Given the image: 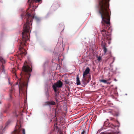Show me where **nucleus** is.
<instances>
[{"instance_id":"obj_1","label":"nucleus","mask_w":134,"mask_h":134,"mask_svg":"<svg viewBox=\"0 0 134 134\" xmlns=\"http://www.w3.org/2000/svg\"><path fill=\"white\" fill-rule=\"evenodd\" d=\"M22 17H25V20L26 22L24 26L22 34V39L20 42L18 53L21 57H23L25 55L26 53L25 49V47L26 46V43L29 39L28 35L31 31L32 20L34 19L36 21H38L40 20V19L37 16H35L31 12V13L27 12L25 14L22 15Z\"/></svg>"},{"instance_id":"obj_2","label":"nucleus","mask_w":134,"mask_h":134,"mask_svg":"<svg viewBox=\"0 0 134 134\" xmlns=\"http://www.w3.org/2000/svg\"><path fill=\"white\" fill-rule=\"evenodd\" d=\"M99 4L98 6V13L101 16L102 21L107 25L110 24V12L109 8V2L110 0H98Z\"/></svg>"},{"instance_id":"obj_3","label":"nucleus","mask_w":134,"mask_h":134,"mask_svg":"<svg viewBox=\"0 0 134 134\" xmlns=\"http://www.w3.org/2000/svg\"><path fill=\"white\" fill-rule=\"evenodd\" d=\"M29 65L26 62L24 63L21 74V77L25 78L26 80H29L31 75L30 73L32 71V69L29 66Z\"/></svg>"},{"instance_id":"obj_4","label":"nucleus","mask_w":134,"mask_h":134,"mask_svg":"<svg viewBox=\"0 0 134 134\" xmlns=\"http://www.w3.org/2000/svg\"><path fill=\"white\" fill-rule=\"evenodd\" d=\"M27 83L25 82L21 83L19 86L20 93L25 94L26 89L27 87Z\"/></svg>"},{"instance_id":"obj_5","label":"nucleus","mask_w":134,"mask_h":134,"mask_svg":"<svg viewBox=\"0 0 134 134\" xmlns=\"http://www.w3.org/2000/svg\"><path fill=\"white\" fill-rule=\"evenodd\" d=\"M19 125L16 124L15 127V130L12 133V134H20L21 130H22V133L23 134H25V130L24 129H22L21 127V125L20 123Z\"/></svg>"},{"instance_id":"obj_6","label":"nucleus","mask_w":134,"mask_h":134,"mask_svg":"<svg viewBox=\"0 0 134 134\" xmlns=\"http://www.w3.org/2000/svg\"><path fill=\"white\" fill-rule=\"evenodd\" d=\"M102 34L105 39L108 40H111V34L108 32L104 29L101 31Z\"/></svg>"},{"instance_id":"obj_7","label":"nucleus","mask_w":134,"mask_h":134,"mask_svg":"<svg viewBox=\"0 0 134 134\" xmlns=\"http://www.w3.org/2000/svg\"><path fill=\"white\" fill-rule=\"evenodd\" d=\"M63 85L62 82L60 81L59 80L57 81L56 83H54L52 86V87L54 90V92L56 93L57 91V88H61L62 87Z\"/></svg>"},{"instance_id":"obj_8","label":"nucleus","mask_w":134,"mask_h":134,"mask_svg":"<svg viewBox=\"0 0 134 134\" xmlns=\"http://www.w3.org/2000/svg\"><path fill=\"white\" fill-rule=\"evenodd\" d=\"M55 104V102L53 101H47L44 102L43 106H48L50 107L51 105H54Z\"/></svg>"},{"instance_id":"obj_9","label":"nucleus","mask_w":134,"mask_h":134,"mask_svg":"<svg viewBox=\"0 0 134 134\" xmlns=\"http://www.w3.org/2000/svg\"><path fill=\"white\" fill-rule=\"evenodd\" d=\"M0 62L2 63V64L1 66V68L2 69V72L5 73V70L4 69V65L3 64L5 63V61L4 59L1 57L0 56Z\"/></svg>"},{"instance_id":"obj_10","label":"nucleus","mask_w":134,"mask_h":134,"mask_svg":"<svg viewBox=\"0 0 134 134\" xmlns=\"http://www.w3.org/2000/svg\"><path fill=\"white\" fill-rule=\"evenodd\" d=\"M41 0H28V2L29 5V8H30L32 6V4L33 3L35 2V3L39 2Z\"/></svg>"},{"instance_id":"obj_11","label":"nucleus","mask_w":134,"mask_h":134,"mask_svg":"<svg viewBox=\"0 0 134 134\" xmlns=\"http://www.w3.org/2000/svg\"><path fill=\"white\" fill-rule=\"evenodd\" d=\"M89 82V81L87 80L86 77H83V79L81 81V83L84 85H85Z\"/></svg>"},{"instance_id":"obj_12","label":"nucleus","mask_w":134,"mask_h":134,"mask_svg":"<svg viewBox=\"0 0 134 134\" xmlns=\"http://www.w3.org/2000/svg\"><path fill=\"white\" fill-rule=\"evenodd\" d=\"M90 70V69L88 67L87 68L85 71L83 72V77H86V75L89 73Z\"/></svg>"},{"instance_id":"obj_13","label":"nucleus","mask_w":134,"mask_h":134,"mask_svg":"<svg viewBox=\"0 0 134 134\" xmlns=\"http://www.w3.org/2000/svg\"><path fill=\"white\" fill-rule=\"evenodd\" d=\"M10 98H12V94L13 93L14 90L13 86H12L10 89Z\"/></svg>"},{"instance_id":"obj_14","label":"nucleus","mask_w":134,"mask_h":134,"mask_svg":"<svg viewBox=\"0 0 134 134\" xmlns=\"http://www.w3.org/2000/svg\"><path fill=\"white\" fill-rule=\"evenodd\" d=\"M100 82H103L104 83H106L108 84H110L111 83V82H107V80H100Z\"/></svg>"},{"instance_id":"obj_15","label":"nucleus","mask_w":134,"mask_h":134,"mask_svg":"<svg viewBox=\"0 0 134 134\" xmlns=\"http://www.w3.org/2000/svg\"><path fill=\"white\" fill-rule=\"evenodd\" d=\"M76 83L77 85H80L81 84V83L79 80V78L78 76L77 75L76 77Z\"/></svg>"},{"instance_id":"obj_16","label":"nucleus","mask_w":134,"mask_h":134,"mask_svg":"<svg viewBox=\"0 0 134 134\" xmlns=\"http://www.w3.org/2000/svg\"><path fill=\"white\" fill-rule=\"evenodd\" d=\"M101 46L102 48L106 47V44L105 43L103 42V41H102L101 44Z\"/></svg>"},{"instance_id":"obj_17","label":"nucleus","mask_w":134,"mask_h":134,"mask_svg":"<svg viewBox=\"0 0 134 134\" xmlns=\"http://www.w3.org/2000/svg\"><path fill=\"white\" fill-rule=\"evenodd\" d=\"M45 95L47 98L48 99L50 97V95L49 94V93L47 91L46 92Z\"/></svg>"},{"instance_id":"obj_18","label":"nucleus","mask_w":134,"mask_h":134,"mask_svg":"<svg viewBox=\"0 0 134 134\" xmlns=\"http://www.w3.org/2000/svg\"><path fill=\"white\" fill-rule=\"evenodd\" d=\"M82 132L81 134H86L85 130H82Z\"/></svg>"},{"instance_id":"obj_19","label":"nucleus","mask_w":134,"mask_h":134,"mask_svg":"<svg viewBox=\"0 0 134 134\" xmlns=\"http://www.w3.org/2000/svg\"><path fill=\"white\" fill-rule=\"evenodd\" d=\"M104 50V54H105L107 51V49L106 48V47L103 48Z\"/></svg>"},{"instance_id":"obj_20","label":"nucleus","mask_w":134,"mask_h":134,"mask_svg":"<svg viewBox=\"0 0 134 134\" xmlns=\"http://www.w3.org/2000/svg\"><path fill=\"white\" fill-rule=\"evenodd\" d=\"M101 59V58L100 57H98V60L99 61Z\"/></svg>"},{"instance_id":"obj_21","label":"nucleus","mask_w":134,"mask_h":134,"mask_svg":"<svg viewBox=\"0 0 134 134\" xmlns=\"http://www.w3.org/2000/svg\"><path fill=\"white\" fill-rule=\"evenodd\" d=\"M111 80V79L110 78L107 79V80H106L107 81V82L108 81H109Z\"/></svg>"},{"instance_id":"obj_22","label":"nucleus","mask_w":134,"mask_h":134,"mask_svg":"<svg viewBox=\"0 0 134 134\" xmlns=\"http://www.w3.org/2000/svg\"><path fill=\"white\" fill-rule=\"evenodd\" d=\"M59 134H63V133L62 132H59Z\"/></svg>"},{"instance_id":"obj_23","label":"nucleus","mask_w":134,"mask_h":134,"mask_svg":"<svg viewBox=\"0 0 134 134\" xmlns=\"http://www.w3.org/2000/svg\"><path fill=\"white\" fill-rule=\"evenodd\" d=\"M114 119L113 118H111V120H114Z\"/></svg>"},{"instance_id":"obj_24","label":"nucleus","mask_w":134,"mask_h":134,"mask_svg":"<svg viewBox=\"0 0 134 134\" xmlns=\"http://www.w3.org/2000/svg\"><path fill=\"white\" fill-rule=\"evenodd\" d=\"M112 134H117V133H113Z\"/></svg>"},{"instance_id":"obj_25","label":"nucleus","mask_w":134,"mask_h":134,"mask_svg":"<svg viewBox=\"0 0 134 134\" xmlns=\"http://www.w3.org/2000/svg\"><path fill=\"white\" fill-rule=\"evenodd\" d=\"M114 81H116V79H114Z\"/></svg>"},{"instance_id":"obj_26","label":"nucleus","mask_w":134,"mask_h":134,"mask_svg":"<svg viewBox=\"0 0 134 134\" xmlns=\"http://www.w3.org/2000/svg\"><path fill=\"white\" fill-rule=\"evenodd\" d=\"M57 5L58 6V7H59V4H57Z\"/></svg>"},{"instance_id":"obj_27","label":"nucleus","mask_w":134,"mask_h":134,"mask_svg":"<svg viewBox=\"0 0 134 134\" xmlns=\"http://www.w3.org/2000/svg\"><path fill=\"white\" fill-rule=\"evenodd\" d=\"M106 122H105L104 123V125H105V124L106 123Z\"/></svg>"},{"instance_id":"obj_28","label":"nucleus","mask_w":134,"mask_h":134,"mask_svg":"<svg viewBox=\"0 0 134 134\" xmlns=\"http://www.w3.org/2000/svg\"><path fill=\"white\" fill-rule=\"evenodd\" d=\"M112 125L113 126H114V127H115V126L113 124H112Z\"/></svg>"},{"instance_id":"obj_29","label":"nucleus","mask_w":134,"mask_h":134,"mask_svg":"<svg viewBox=\"0 0 134 134\" xmlns=\"http://www.w3.org/2000/svg\"><path fill=\"white\" fill-rule=\"evenodd\" d=\"M33 10H31V11L32 12ZM34 11H35V10H34Z\"/></svg>"}]
</instances>
